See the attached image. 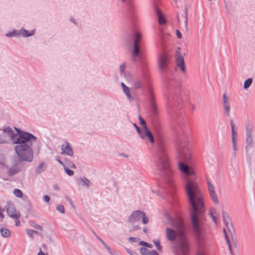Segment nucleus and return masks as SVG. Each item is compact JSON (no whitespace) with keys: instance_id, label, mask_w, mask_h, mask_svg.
Listing matches in <instances>:
<instances>
[{"instance_id":"1","label":"nucleus","mask_w":255,"mask_h":255,"mask_svg":"<svg viewBox=\"0 0 255 255\" xmlns=\"http://www.w3.org/2000/svg\"><path fill=\"white\" fill-rule=\"evenodd\" d=\"M177 144L179 160H183L186 162H189L191 158V155L188 148L182 144L181 140H179ZM178 168L185 175L184 177V188L188 198V202L191 205L190 215L191 224L195 233L199 235L201 233L199 222L204 218L205 212L204 196L195 178L189 177L196 175L193 169L184 164L182 161L178 162Z\"/></svg>"},{"instance_id":"2","label":"nucleus","mask_w":255,"mask_h":255,"mask_svg":"<svg viewBox=\"0 0 255 255\" xmlns=\"http://www.w3.org/2000/svg\"><path fill=\"white\" fill-rule=\"evenodd\" d=\"M14 129L16 133L9 127L4 128L3 131L9 134L12 143L15 144L14 150L19 159L31 162L33 157L31 146L32 143L36 141V137L33 134L17 128L14 127Z\"/></svg>"},{"instance_id":"3","label":"nucleus","mask_w":255,"mask_h":255,"mask_svg":"<svg viewBox=\"0 0 255 255\" xmlns=\"http://www.w3.org/2000/svg\"><path fill=\"white\" fill-rule=\"evenodd\" d=\"M172 229L167 228L166 229V235L167 239L173 241L177 237L179 246L182 250L185 251L188 248V243L184 231V226L182 220L179 218L172 219L168 218Z\"/></svg>"},{"instance_id":"4","label":"nucleus","mask_w":255,"mask_h":255,"mask_svg":"<svg viewBox=\"0 0 255 255\" xmlns=\"http://www.w3.org/2000/svg\"><path fill=\"white\" fill-rule=\"evenodd\" d=\"M156 166L157 169L160 172L161 176L165 179L170 180L173 173L167 156L165 154L160 156Z\"/></svg>"},{"instance_id":"5","label":"nucleus","mask_w":255,"mask_h":255,"mask_svg":"<svg viewBox=\"0 0 255 255\" xmlns=\"http://www.w3.org/2000/svg\"><path fill=\"white\" fill-rule=\"evenodd\" d=\"M254 126L252 124L247 123L246 124V145L245 150L247 152L249 151L250 147H253L255 145Z\"/></svg>"},{"instance_id":"6","label":"nucleus","mask_w":255,"mask_h":255,"mask_svg":"<svg viewBox=\"0 0 255 255\" xmlns=\"http://www.w3.org/2000/svg\"><path fill=\"white\" fill-rule=\"evenodd\" d=\"M169 63V58L167 54L162 53L159 55L157 65L158 68L162 74L165 73L168 70Z\"/></svg>"},{"instance_id":"7","label":"nucleus","mask_w":255,"mask_h":255,"mask_svg":"<svg viewBox=\"0 0 255 255\" xmlns=\"http://www.w3.org/2000/svg\"><path fill=\"white\" fill-rule=\"evenodd\" d=\"M141 219L143 224H146L148 223V219L146 216L144 212L136 210L131 213L128 219V221L129 223L136 222L140 221Z\"/></svg>"},{"instance_id":"8","label":"nucleus","mask_w":255,"mask_h":255,"mask_svg":"<svg viewBox=\"0 0 255 255\" xmlns=\"http://www.w3.org/2000/svg\"><path fill=\"white\" fill-rule=\"evenodd\" d=\"M139 135L142 139L144 140L148 139L151 143H153L154 142L153 136L150 130L147 128V126L142 127V130L139 133Z\"/></svg>"},{"instance_id":"9","label":"nucleus","mask_w":255,"mask_h":255,"mask_svg":"<svg viewBox=\"0 0 255 255\" xmlns=\"http://www.w3.org/2000/svg\"><path fill=\"white\" fill-rule=\"evenodd\" d=\"M180 48L178 47V50L175 52V62L176 65L180 67L181 70L183 73L185 72V66L184 64V60L183 57L180 53Z\"/></svg>"},{"instance_id":"10","label":"nucleus","mask_w":255,"mask_h":255,"mask_svg":"<svg viewBox=\"0 0 255 255\" xmlns=\"http://www.w3.org/2000/svg\"><path fill=\"white\" fill-rule=\"evenodd\" d=\"M222 215L224 222L228 229L229 232L231 233H232V232H234L233 224L228 213L226 211H223Z\"/></svg>"},{"instance_id":"11","label":"nucleus","mask_w":255,"mask_h":255,"mask_svg":"<svg viewBox=\"0 0 255 255\" xmlns=\"http://www.w3.org/2000/svg\"><path fill=\"white\" fill-rule=\"evenodd\" d=\"M61 154H66L67 155L73 156L74 155V152L72 148V147L70 145V143L65 141L62 145H61Z\"/></svg>"},{"instance_id":"12","label":"nucleus","mask_w":255,"mask_h":255,"mask_svg":"<svg viewBox=\"0 0 255 255\" xmlns=\"http://www.w3.org/2000/svg\"><path fill=\"white\" fill-rule=\"evenodd\" d=\"M7 215L13 219H19L20 214L17 212L12 205H9L6 208Z\"/></svg>"},{"instance_id":"13","label":"nucleus","mask_w":255,"mask_h":255,"mask_svg":"<svg viewBox=\"0 0 255 255\" xmlns=\"http://www.w3.org/2000/svg\"><path fill=\"white\" fill-rule=\"evenodd\" d=\"M180 84V81L178 79H176L172 78L168 80V87H172L174 88L179 87Z\"/></svg>"},{"instance_id":"14","label":"nucleus","mask_w":255,"mask_h":255,"mask_svg":"<svg viewBox=\"0 0 255 255\" xmlns=\"http://www.w3.org/2000/svg\"><path fill=\"white\" fill-rule=\"evenodd\" d=\"M155 11L156 14L158 17L159 23L160 24H163L165 23L166 20L164 18V17L163 16L161 10L159 9H158V8L155 7Z\"/></svg>"},{"instance_id":"15","label":"nucleus","mask_w":255,"mask_h":255,"mask_svg":"<svg viewBox=\"0 0 255 255\" xmlns=\"http://www.w3.org/2000/svg\"><path fill=\"white\" fill-rule=\"evenodd\" d=\"M47 168V164L44 162L40 163L36 167L35 171L36 174H40Z\"/></svg>"},{"instance_id":"16","label":"nucleus","mask_w":255,"mask_h":255,"mask_svg":"<svg viewBox=\"0 0 255 255\" xmlns=\"http://www.w3.org/2000/svg\"><path fill=\"white\" fill-rule=\"evenodd\" d=\"M80 181L79 184L82 186H84L88 188L90 185L91 182L89 180L87 179L85 177H80L79 179Z\"/></svg>"},{"instance_id":"17","label":"nucleus","mask_w":255,"mask_h":255,"mask_svg":"<svg viewBox=\"0 0 255 255\" xmlns=\"http://www.w3.org/2000/svg\"><path fill=\"white\" fill-rule=\"evenodd\" d=\"M121 85L123 87V91L128 99L130 101L132 100L133 98L130 93V90L129 88L126 86L125 84L123 82L121 83Z\"/></svg>"},{"instance_id":"18","label":"nucleus","mask_w":255,"mask_h":255,"mask_svg":"<svg viewBox=\"0 0 255 255\" xmlns=\"http://www.w3.org/2000/svg\"><path fill=\"white\" fill-rule=\"evenodd\" d=\"M0 233L1 236L5 238H9L11 234L10 231L5 228H1L0 229Z\"/></svg>"},{"instance_id":"19","label":"nucleus","mask_w":255,"mask_h":255,"mask_svg":"<svg viewBox=\"0 0 255 255\" xmlns=\"http://www.w3.org/2000/svg\"><path fill=\"white\" fill-rule=\"evenodd\" d=\"M22 168L21 166L17 165H13L9 169V173L10 175H14L19 172Z\"/></svg>"},{"instance_id":"20","label":"nucleus","mask_w":255,"mask_h":255,"mask_svg":"<svg viewBox=\"0 0 255 255\" xmlns=\"http://www.w3.org/2000/svg\"><path fill=\"white\" fill-rule=\"evenodd\" d=\"M34 31L33 30L28 31L27 30H26L24 28H22L19 32L20 34H21L23 37H24L32 36L34 34Z\"/></svg>"},{"instance_id":"21","label":"nucleus","mask_w":255,"mask_h":255,"mask_svg":"<svg viewBox=\"0 0 255 255\" xmlns=\"http://www.w3.org/2000/svg\"><path fill=\"white\" fill-rule=\"evenodd\" d=\"M209 193H210V197L212 198V199L213 201L214 202V203L216 205H218V203H219V201H218L217 195L216 194L215 191H214L210 192Z\"/></svg>"},{"instance_id":"22","label":"nucleus","mask_w":255,"mask_h":255,"mask_svg":"<svg viewBox=\"0 0 255 255\" xmlns=\"http://www.w3.org/2000/svg\"><path fill=\"white\" fill-rule=\"evenodd\" d=\"M139 46L138 44L136 43V42H134L133 45V49L132 51V56L134 57H136L137 56L139 52Z\"/></svg>"},{"instance_id":"23","label":"nucleus","mask_w":255,"mask_h":255,"mask_svg":"<svg viewBox=\"0 0 255 255\" xmlns=\"http://www.w3.org/2000/svg\"><path fill=\"white\" fill-rule=\"evenodd\" d=\"M216 214V211L215 209H211L210 211V214L212 217V219H213L214 222L215 224H217V217L215 216V214Z\"/></svg>"},{"instance_id":"24","label":"nucleus","mask_w":255,"mask_h":255,"mask_svg":"<svg viewBox=\"0 0 255 255\" xmlns=\"http://www.w3.org/2000/svg\"><path fill=\"white\" fill-rule=\"evenodd\" d=\"M150 105H151V112L152 113V114L154 115L157 114V107H156L155 103H154V102L152 100H151L150 101Z\"/></svg>"},{"instance_id":"25","label":"nucleus","mask_w":255,"mask_h":255,"mask_svg":"<svg viewBox=\"0 0 255 255\" xmlns=\"http://www.w3.org/2000/svg\"><path fill=\"white\" fill-rule=\"evenodd\" d=\"M19 35H20L19 32H18V31L16 30H13L12 31L9 32L5 34V35L7 37H9L17 36Z\"/></svg>"},{"instance_id":"26","label":"nucleus","mask_w":255,"mask_h":255,"mask_svg":"<svg viewBox=\"0 0 255 255\" xmlns=\"http://www.w3.org/2000/svg\"><path fill=\"white\" fill-rule=\"evenodd\" d=\"M153 128L156 132H157L158 134L160 133L162 129V127L159 123L155 124L153 126Z\"/></svg>"},{"instance_id":"27","label":"nucleus","mask_w":255,"mask_h":255,"mask_svg":"<svg viewBox=\"0 0 255 255\" xmlns=\"http://www.w3.org/2000/svg\"><path fill=\"white\" fill-rule=\"evenodd\" d=\"M253 82V79L252 78H249L245 81L244 84V88L245 89H248L252 84Z\"/></svg>"},{"instance_id":"28","label":"nucleus","mask_w":255,"mask_h":255,"mask_svg":"<svg viewBox=\"0 0 255 255\" xmlns=\"http://www.w3.org/2000/svg\"><path fill=\"white\" fill-rule=\"evenodd\" d=\"M101 243L111 255H114L111 248L103 240Z\"/></svg>"},{"instance_id":"29","label":"nucleus","mask_w":255,"mask_h":255,"mask_svg":"<svg viewBox=\"0 0 255 255\" xmlns=\"http://www.w3.org/2000/svg\"><path fill=\"white\" fill-rule=\"evenodd\" d=\"M142 82L139 80H137L134 81L133 84V87L134 89H137L141 87Z\"/></svg>"},{"instance_id":"30","label":"nucleus","mask_w":255,"mask_h":255,"mask_svg":"<svg viewBox=\"0 0 255 255\" xmlns=\"http://www.w3.org/2000/svg\"><path fill=\"white\" fill-rule=\"evenodd\" d=\"M13 193L14 195L17 197L21 198L22 197V191L18 189H15L13 191Z\"/></svg>"},{"instance_id":"31","label":"nucleus","mask_w":255,"mask_h":255,"mask_svg":"<svg viewBox=\"0 0 255 255\" xmlns=\"http://www.w3.org/2000/svg\"><path fill=\"white\" fill-rule=\"evenodd\" d=\"M140 253L142 255H149L150 251L144 247H141L140 249Z\"/></svg>"},{"instance_id":"32","label":"nucleus","mask_w":255,"mask_h":255,"mask_svg":"<svg viewBox=\"0 0 255 255\" xmlns=\"http://www.w3.org/2000/svg\"><path fill=\"white\" fill-rule=\"evenodd\" d=\"M185 27L186 29V30L187 31L188 29V12L187 10L185 9Z\"/></svg>"},{"instance_id":"33","label":"nucleus","mask_w":255,"mask_h":255,"mask_svg":"<svg viewBox=\"0 0 255 255\" xmlns=\"http://www.w3.org/2000/svg\"><path fill=\"white\" fill-rule=\"evenodd\" d=\"M65 161L66 164L69 167L73 169H75L76 168V165L72 162L70 161L69 160H65Z\"/></svg>"},{"instance_id":"34","label":"nucleus","mask_w":255,"mask_h":255,"mask_svg":"<svg viewBox=\"0 0 255 255\" xmlns=\"http://www.w3.org/2000/svg\"><path fill=\"white\" fill-rule=\"evenodd\" d=\"M64 169L65 171L66 172V173L69 176H72L74 173V172L73 170L68 169V168L66 166H64Z\"/></svg>"},{"instance_id":"35","label":"nucleus","mask_w":255,"mask_h":255,"mask_svg":"<svg viewBox=\"0 0 255 255\" xmlns=\"http://www.w3.org/2000/svg\"><path fill=\"white\" fill-rule=\"evenodd\" d=\"M224 109L226 111V115L227 117L229 116L230 107L229 104L223 105Z\"/></svg>"},{"instance_id":"36","label":"nucleus","mask_w":255,"mask_h":255,"mask_svg":"<svg viewBox=\"0 0 255 255\" xmlns=\"http://www.w3.org/2000/svg\"><path fill=\"white\" fill-rule=\"evenodd\" d=\"M125 69H126V65L125 63H123L120 66V71L121 75L122 76L125 75Z\"/></svg>"},{"instance_id":"37","label":"nucleus","mask_w":255,"mask_h":255,"mask_svg":"<svg viewBox=\"0 0 255 255\" xmlns=\"http://www.w3.org/2000/svg\"><path fill=\"white\" fill-rule=\"evenodd\" d=\"M56 209L61 213H64L65 212L64 207L62 205H58L56 206Z\"/></svg>"},{"instance_id":"38","label":"nucleus","mask_w":255,"mask_h":255,"mask_svg":"<svg viewBox=\"0 0 255 255\" xmlns=\"http://www.w3.org/2000/svg\"><path fill=\"white\" fill-rule=\"evenodd\" d=\"M4 133L3 131V133L1 134H0V144L6 143L7 142V140L3 138Z\"/></svg>"},{"instance_id":"39","label":"nucleus","mask_w":255,"mask_h":255,"mask_svg":"<svg viewBox=\"0 0 255 255\" xmlns=\"http://www.w3.org/2000/svg\"><path fill=\"white\" fill-rule=\"evenodd\" d=\"M155 245V247L156 248V249L157 250H158L159 251H161V249H162V247L161 246H160V241L159 240H156V241H153Z\"/></svg>"},{"instance_id":"40","label":"nucleus","mask_w":255,"mask_h":255,"mask_svg":"<svg viewBox=\"0 0 255 255\" xmlns=\"http://www.w3.org/2000/svg\"><path fill=\"white\" fill-rule=\"evenodd\" d=\"M139 244L141 246H143L144 247H146L149 248H151L152 247V245L149 244L148 243L143 242V241H140L139 242Z\"/></svg>"},{"instance_id":"41","label":"nucleus","mask_w":255,"mask_h":255,"mask_svg":"<svg viewBox=\"0 0 255 255\" xmlns=\"http://www.w3.org/2000/svg\"><path fill=\"white\" fill-rule=\"evenodd\" d=\"M141 39V34L137 32L135 34V39H134V42H136V43L138 44V41L140 40Z\"/></svg>"},{"instance_id":"42","label":"nucleus","mask_w":255,"mask_h":255,"mask_svg":"<svg viewBox=\"0 0 255 255\" xmlns=\"http://www.w3.org/2000/svg\"><path fill=\"white\" fill-rule=\"evenodd\" d=\"M26 233L29 237H32L34 233L38 234V232L32 230H27Z\"/></svg>"},{"instance_id":"43","label":"nucleus","mask_w":255,"mask_h":255,"mask_svg":"<svg viewBox=\"0 0 255 255\" xmlns=\"http://www.w3.org/2000/svg\"><path fill=\"white\" fill-rule=\"evenodd\" d=\"M223 105L229 104L228 103V98L225 94L223 95Z\"/></svg>"},{"instance_id":"44","label":"nucleus","mask_w":255,"mask_h":255,"mask_svg":"<svg viewBox=\"0 0 255 255\" xmlns=\"http://www.w3.org/2000/svg\"><path fill=\"white\" fill-rule=\"evenodd\" d=\"M233 144V149L234 150L233 155L234 157L236 156V151L238 150V148L237 147V142L232 143Z\"/></svg>"},{"instance_id":"45","label":"nucleus","mask_w":255,"mask_h":255,"mask_svg":"<svg viewBox=\"0 0 255 255\" xmlns=\"http://www.w3.org/2000/svg\"><path fill=\"white\" fill-rule=\"evenodd\" d=\"M208 187L209 192L214 191V186L209 181H208Z\"/></svg>"},{"instance_id":"46","label":"nucleus","mask_w":255,"mask_h":255,"mask_svg":"<svg viewBox=\"0 0 255 255\" xmlns=\"http://www.w3.org/2000/svg\"><path fill=\"white\" fill-rule=\"evenodd\" d=\"M223 232H224V236H225V240H226V241L227 242V244H229V243L230 242V240H229V238L228 236V235L227 234V232H226V231L225 229H223Z\"/></svg>"},{"instance_id":"47","label":"nucleus","mask_w":255,"mask_h":255,"mask_svg":"<svg viewBox=\"0 0 255 255\" xmlns=\"http://www.w3.org/2000/svg\"><path fill=\"white\" fill-rule=\"evenodd\" d=\"M139 229H140V227L138 225H134L130 228L129 232H131L134 231L138 230Z\"/></svg>"},{"instance_id":"48","label":"nucleus","mask_w":255,"mask_h":255,"mask_svg":"<svg viewBox=\"0 0 255 255\" xmlns=\"http://www.w3.org/2000/svg\"><path fill=\"white\" fill-rule=\"evenodd\" d=\"M138 120H139V121L140 124L142 126H143V127H144L145 126H146V123H145V122L144 121V120H143V119L141 118V116H138Z\"/></svg>"},{"instance_id":"49","label":"nucleus","mask_w":255,"mask_h":255,"mask_svg":"<svg viewBox=\"0 0 255 255\" xmlns=\"http://www.w3.org/2000/svg\"><path fill=\"white\" fill-rule=\"evenodd\" d=\"M127 252L130 255H139L138 253L136 252L131 251L129 249H127Z\"/></svg>"},{"instance_id":"50","label":"nucleus","mask_w":255,"mask_h":255,"mask_svg":"<svg viewBox=\"0 0 255 255\" xmlns=\"http://www.w3.org/2000/svg\"><path fill=\"white\" fill-rule=\"evenodd\" d=\"M4 212V208L3 207H1L0 206V218L2 219L4 218V215L3 213Z\"/></svg>"},{"instance_id":"51","label":"nucleus","mask_w":255,"mask_h":255,"mask_svg":"<svg viewBox=\"0 0 255 255\" xmlns=\"http://www.w3.org/2000/svg\"><path fill=\"white\" fill-rule=\"evenodd\" d=\"M65 198L66 200L70 204V205L73 207L74 205H73V202H72L71 199L69 196H68L67 195H65Z\"/></svg>"},{"instance_id":"52","label":"nucleus","mask_w":255,"mask_h":255,"mask_svg":"<svg viewBox=\"0 0 255 255\" xmlns=\"http://www.w3.org/2000/svg\"><path fill=\"white\" fill-rule=\"evenodd\" d=\"M133 127L135 128L136 130V131L137 132V133L139 134L140 133V132H141V131L142 130V129H141L137 126L136 124L135 123H133Z\"/></svg>"},{"instance_id":"53","label":"nucleus","mask_w":255,"mask_h":255,"mask_svg":"<svg viewBox=\"0 0 255 255\" xmlns=\"http://www.w3.org/2000/svg\"><path fill=\"white\" fill-rule=\"evenodd\" d=\"M43 199L45 202L48 203L50 200V197L47 195H44L43 197Z\"/></svg>"},{"instance_id":"54","label":"nucleus","mask_w":255,"mask_h":255,"mask_svg":"<svg viewBox=\"0 0 255 255\" xmlns=\"http://www.w3.org/2000/svg\"><path fill=\"white\" fill-rule=\"evenodd\" d=\"M149 255H158V254L155 250H152L150 251Z\"/></svg>"},{"instance_id":"55","label":"nucleus","mask_w":255,"mask_h":255,"mask_svg":"<svg viewBox=\"0 0 255 255\" xmlns=\"http://www.w3.org/2000/svg\"><path fill=\"white\" fill-rule=\"evenodd\" d=\"M128 240L130 242H136L137 241L138 238L134 237H130Z\"/></svg>"},{"instance_id":"56","label":"nucleus","mask_w":255,"mask_h":255,"mask_svg":"<svg viewBox=\"0 0 255 255\" xmlns=\"http://www.w3.org/2000/svg\"><path fill=\"white\" fill-rule=\"evenodd\" d=\"M176 35H177V37L179 39L181 38H182V34L180 33V31L179 30H176Z\"/></svg>"},{"instance_id":"57","label":"nucleus","mask_w":255,"mask_h":255,"mask_svg":"<svg viewBox=\"0 0 255 255\" xmlns=\"http://www.w3.org/2000/svg\"><path fill=\"white\" fill-rule=\"evenodd\" d=\"M228 244L229 250L230 251L231 255H233V251L232 249L231 244L230 242L229 243V244Z\"/></svg>"},{"instance_id":"58","label":"nucleus","mask_w":255,"mask_h":255,"mask_svg":"<svg viewBox=\"0 0 255 255\" xmlns=\"http://www.w3.org/2000/svg\"><path fill=\"white\" fill-rule=\"evenodd\" d=\"M34 228L39 230H42L43 229V227L39 225H36L34 226Z\"/></svg>"},{"instance_id":"59","label":"nucleus","mask_w":255,"mask_h":255,"mask_svg":"<svg viewBox=\"0 0 255 255\" xmlns=\"http://www.w3.org/2000/svg\"><path fill=\"white\" fill-rule=\"evenodd\" d=\"M19 219H14L15 220V225L16 226H19L20 225V223L18 220Z\"/></svg>"},{"instance_id":"60","label":"nucleus","mask_w":255,"mask_h":255,"mask_svg":"<svg viewBox=\"0 0 255 255\" xmlns=\"http://www.w3.org/2000/svg\"><path fill=\"white\" fill-rule=\"evenodd\" d=\"M93 233L95 235V236L96 237V238L100 242H101L103 240L102 239H101L98 236H97V235L94 232H93Z\"/></svg>"},{"instance_id":"61","label":"nucleus","mask_w":255,"mask_h":255,"mask_svg":"<svg viewBox=\"0 0 255 255\" xmlns=\"http://www.w3.org/2000/svg\"><path fill=\"white\" fill-rule=\"evenodd\" d=\"M37 255H45V254L42 251L41 249L40 248L39 252L38 253Z\"/></svg>"},{"instance_id":"62","label":"nucleus","mask_w":255,"mask_h":255,"mask_svg":"<svg viewBox=\"0 0 255 255\" xmlns=\"http://www.w3.org/2000/svg\"><path fill=\"white\" fill-rule=\"evenodd\" d=\"M236 137V136L232 137V143L237 142Z\"/></svg>"},{"instance_id":"63","label":"nucleus","mask_w":255,"mask_h":255,"mask_svg":"<svg viewBox=\"0 0 255 255\" xmlns=\"http://www.w3.org/2000/svg\"><path fill=\"white\" fill-rule=\"evenodd\" d=\"M233 136H236L237 137V133L236 132L234 131V130L233 129V130H232V137H233Z\"/></svg>"},{"instance_id":"64","label":"nucleus","mask_w":255,"mask_h":255,"mask_svg":"<svg viewBox=\"0 0 255 255\" xmlns=\"http://www.w3.org/2000/svg\"><path fill=\"white\" fill-rule=\"evenodd\" d=\"M42 248H43V249L44 250H47V246H46V244H43L42 245Z\"/></svg>"}]
</instances>
